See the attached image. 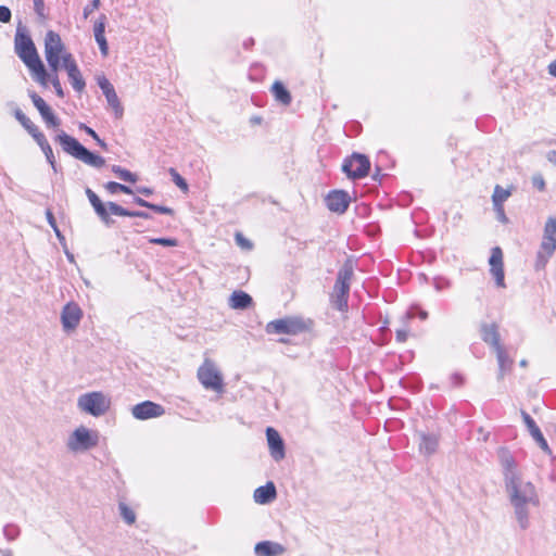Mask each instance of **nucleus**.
Listing matches in <instances>:
<instances>
[{"label": "nucleus", "instance_id": "obj_49", "mask_svg": "<svg viewBox=\"0 0 556 556\" xmlns=\"http://www.w3.org/2000/svg\"><path fill=\"white\" fill-rule=\"evenodd\" d=\"M494 210H495V212L497 214V218L501 223H503V224L508 223V218L504 212L503 205H494Z\"/></svg>", "mask_w": 556, "mask_h": 556}, {"label": "nucleus", "instance_id": "obj_64", "mask_svg": "<svg viewBox=\"0 0 556 556\" xmlns=\"http://www.w3.org/2000/svg\"><path fill=\"white\" fill-rule=\"evenodd\" d=\"M100 5V0H93V7H99Z\"/></svg>", "mask_w": 556, "mask_h": 556}, {"label": "nucleus", "instance_id": "obj_33", "mask_svg": "<svg viewBox=\"0 0 556 556\" xmlns=\"http://www.w3.org/2000/svg\"><path fill=\"white\" fill-rule=\"evenodd\" d=\"M112 172L117 175V177L124 181H128V182H136L137 181V176L135 174H132L131 172L118 166V165H113L112 166Z\"/></svg>", "mask_w": 556, "mask_h": 556}, {"label": "nucleus", "instance_id": "obj_25", "mask_svg": "<svg viewBox=\"0 0 556 556\" xmlns=\"http://www.w3.org/2000/svg\"><path fill=\"white\" fill-rule=\"evenodd\" d=\"M252 298L243 291H235L230 295L229 305L233 309H244L252 304Z\"/></svg>", "mask_w": 556, "mask_h": 556}, {"label": "nucleus", "instance_id": "obj_41", "mask_svg": "<svg viewBox=\"0 0 556 556\" xmlns=\"http://www.w3.org/2000/svg\"><path fill=\"white\" fill-rule=\"evenodd\" d=\"M34 1V10L36 14L41 18L46 20L47 15L45 13V2L43 0H33Z\"/></svg>", "mask_w": 556, "mask_h": 556}, {"label": "nucleus", "instance_id": "obj_42", "mask_svg": "<svg viewBox=\"0 0 556 556\" xmlns=\"http://www.w3.org/2000/svg\"><path fill=\"white\" fill-rule=\"evenodd\" d=\"M532 185L534 188H536L540 191L545 190V180L544 177L541 174H535L532 177Z\"/></svg>", "mask_w": 556, "mask_h": 556}, {"label": "nucleus", "instance_id": "obj_21", "mask_svg": "<svg viewBox=\"0 0 556 556\" xmlns=\"http://www.w3.org/2000/svg\"><path fill=\"white\" fill-rule=\"evenodd\" d=\"M481 338L486 344L491 345L494 351L503 346L501 344L500 333L495 324L483 325L481 327Z\"/></svg>", "mask_w": 556, "mask_h": 556}, {"label": "nucleus", "instance_id": "obj_47", "mask_svg": "<svg viewBox=\"0 0 556 556\" xmlns=\"http://www.w3.org/2000/svg\"><path fill=\"white\" fill-rule=\"evenodd\" d=\"M11 11L5 5H0V22L9 23L11 21Z\"/></svg>", "mask_w": 556, "mask_h": 556}, {"label": "nucleus", "instance_id": "obj_61", "mask_svg": "<svg viewBox=\"0 0 556 556\" xmlns=\"http://www.w3.org/2000/svg\"><path fill=\"white\" fill-rule=\"evenodd\" d=\"M53 230H54V232H55L56 237H58L60 240H63V239H64V237L62 236V233H61V231H60V229H59V228H55V229H53Z\"/></svg>", "mask_w": 556, "mask_h": 556}, {"label": "nucleus", "instance_id": "obj_56", "mask_svg": "<svg viewBox=\"0 0 556 556\" xmlns=\"http://www.w3.org/2000/svg\"><path fill=\"white\" fill-rule=\"evenodd\" d=\"M547 71L551 76L556 78V60L548 64Z\"/></svg>", "mask_w": 556, "mask_h": 556}, {"label": "nucleus", "instance_id": "obj_22", "mask_svg": "<svg viewBox=\"0 0 556 556\" xmlns=\"http://www.w3.org/2000/svg\"><path fill=\"white\" fill-rule=\"evenodd\" d=\"M286 548L276 542L263 541L255 545L254 552L257 556H278L283 554Z\"/></svg>", "mask_w": 556, "mask_h": 556}, {"label": "nucleus", "instance_id": "obj_32", "mask_svg": "<svg viewBox=\"0 0 556 556\" xmlns=\"http://www.w3.org/2000/svg\"><path fill=\"white\" fill-rule=\"evenodd\" d=\"M29 97L35 105V108L39 111L41 117L45 115H48L52 110L51 108L46 103V101L38 96L36 92L31 91L29 92Z\"/></svg>", "mask_w": 556, "mask_h": 556}, {"label": "nucleus", "instance_id": "obj_14", "mask_svg": "<svg viewBox=\"0 0 556 556\" xmlns=\"http://www.w3.org/2000/svg\"><path fill=\"white\" fill-rule=\"evenodd\" d=\"M131 414L136 419L146 420L163 416L165 414V409L160 404L151 401H144L135 405L131 408Z\"/></svg>", "mask_w": 556, "mask_h": 556}, {"label": "nucleus", "instance_id": "obj_55", "mask_svg": "<svg viewBox=\"0 0 556 556\" xmlns=\"http://www.w3.org/2000/svg\"><path fill=\"white\" fill-rule=\"evenodd\" d=\"M134 201H135L136 204H138L139 206H142V207H148L149 208V206H151L150 202H148V201H146V200H143V199H141L139 197L135 198Z\"/></svg>", "mask_w": 556, "mask_h": 556}, {"label": "nucleus", "instance_id": "obj_31", "mask_svg": "<svg viewBox=\"0 0 556 556\" xmlns=\"http://www.w3.org/2000/svg\"><path fill=\"white\" fill-rule=\"evenodd\" d=\"M511 195L509 189H504L500 185H496L492 195L493 205H503L504 202Z\"/></svg>", "mask_w": 556, "mask_h": 556}, {"label": "nucleus", "instance_id": "obj_11", "mask_svg": "<svg viewBox=\"0 0 556 556\" xmlns=\"http://www.w3.org/2000/svg\"><path fill=\"white\" fill-rule=\"evenodd\" d=\"M306 329L304 321L301 318H281L269 321L266 325L267 333H286V334H298Z\"/></svg>", "mask_w": 556, "mask_h": 556}, {"label": "nucleus", "instance_id": "obj_60", "mask_svg": "<svg viewBox=\"0 0 556 556\" xmlns=\"http://www.w3.org/2000/svg\"><path fill=\"white\" fill-rule=\"evenodd\" d=\"M139 192H141L146 195H150L152 193V190L149 188H141V189H139Z\"/></svg>", "mask_w": 556, "mask_h": 556}, {"label": "nucleus", "instance_id": "obj_13", "mask_svg": "<svg viewBox=\"0 0 556 556\" xmlns=\"http://www.w3.org/2000/svg\"><path fill=\"white\" fill-rule=\"evenodd\" d=\"M83 318V311L78 304L74 302L67 303L61 313V323L64 331L75 330Z\"/></svg>", "mask_w": 556, "mask_h": 556}, {"label": "nucleus", "instance_id": "obj_43", "mask_svg": "<svg viewBox=\"0 0 556 556\" xmlns=\"http://www.w3.org/2000/svg\"><path fill=\"white\" fill-rule=\"evenodd\" d=\"M149 208L154 211L155 213H160V214H166V215L174 214V211L170 207L157 205V204H153V203H151V206H149Z\"/></svg>", "mask_w": 556, "mask_h": 556}, {"label": "nucleus", "instance_id": "obj_29", "mask_svg": "<svg viewBox=\"0 0 556 556\" xmlns=\"http://www.w3.org/2000/svg\"><path fill=\"white\" fill-rule=\"evenodd\" d=\"M37 143L41 148L48 163L51 165L54 172H58L54 154L51 146L49 144L47 138L45 136H37Z\"/></svg>", "mask_w": 556, "mask_h": 556}, {"label": "nucleus", "instance_id": "obj_26", "mask_svg": "<svg viewBox=\"0 0 556 556\" xmlns=\"http://www.w3.org/2000/svg\"><path fill=\"white\" fill-rule=\"evenodd\" d=\"M109 208H110L111 214L117 215V216L140 217V218H144V219L151 218V215L147 212L128 211L114 202H109Z\"/></svg>", "mask_w": 556, "mask_h": 556}, {"label": "nucleus", "instance_id": "obj_62", "mask_svg": "<svg viewBox=\"0 0 556 556\" xmlns=\"http://www.w3.org/2000/svg\"><path fill=\"white\" fill-rule=\"evenodd\" d=\"M419 317H420L421 319H426V318L428 317L427 312L421 311V312L419 313Z\"/></svg>", "mask_w": 556, "mask_h": 556}, {"label": "nucleus", "instance_id": "obj_23", "mask_svg": "<svg viewBox=\"0 0 556 556\" xmlns=\"http://www.w3.org/2000/svg\"><path fill=\"white\" fill-rule=\"evenodd\" d=\"M498 363V379H502L507 372L511 371L514 359L508 355L504 346L495 351Z\"/></svg>", "mask_w": 556, "mask_h": 556}, {"label": "nucleus", "instance_id": "obj_30", "mask_svg": "<svg viewBox=\"0 0 556 556\" xmlns=\"http://www.w3.org/2000/svg\"><path fill=\"white\" fill-rule=\"evenodd\" d=\"M104 96L106 98L109 105L114 111L115 117L121 118L123 116L124 109L119 102V99L117 97V93L115 92V89L110 92L104 93Z\"/></svg>", "mask_w": 556, "mask_h": 556}, {"label": "nucleus", "instance_id": "obj_17", "mask_svg": "<svg viewBox=\"0 0 556 556\" xmlns=\"http://www.w3.org/2000/svg\"><path fill=\"white\" fill-rule=\"evenodd\" d=\"M266 437L271 457L276 462L283 459L286 456L285 444L278 431L271 427H268L266 429Z\"/></svg>", "mask_w": 556, "mask_h": 556}, {"label": "nucleus", "instance_id": "obj_6", "mask_svg": "<svg viewBox=\"0 0 556 556\" xmlns=\"http://www.w3.org/2000/svg\"><path fill=\"white\" fill-rule=\"evenodd\" d=\"M556 251V218L548 217L543 231L542 242L536 253L535 269H543Z\"/></svg>", "mask_w": 556, "mask_h": 556}, {"label": "nucleus", "instance_id": "obj_2", "mask_svg": "<svg viewBox=\"0 0 556 556\" xmlns=\"http://www.w3.org/2000/svg\"><path fill=\"white\" fill-rule=\"evenodd\" d=\"M14 50L29 70L33 79L41 86L47 87L49 73L39 58L33 39L23 27H17L16 29Z\"/></svg>", "mask_w": 556, "mask_h": 556}, {"label": "nucleus", "instance_id": "obj_19", "mask_svg": "<svg viewBox=\"0 0 556 556\" xmlns=\"http://www.w3.org/2000/svg\"><path fill=\"white\" fill-rule=\"evenodd\" d=\"M86 195H87L90 204L92 205L96 214L98 215V217L105 225H108V226L111 225L113 223V220L110 217L111 212L109 208V202L106 204H104L90 188L86 189Z\"/></svg>", "mask_w": 556, "mask_h": 556}, {"label": "nucleus", "instance_id": "obj_51", "mask_svg": "<svg viewBox=\"0 0 556 556\" xmlns=\"http://www.w3.org/2000/svg\"><path fill=\"white\" fill-rule=\"evenodd\" d=\"M46 216H47V220H48L49 225L53 229L58 228L56 220H55V218H54V216H53V214H52V212L50 210H47Z\"/></svg>", "mask_w": 556, "mask_h": 556}, {"label": "nucleus", "instance_id": "obj_3", "mask_svg": "<svg viewBox=\"0 0 556 556\" xmlns=\"http://www.w3.org/2000/svg\"><path fill=\"white\" fill-rule=\"evenodd\" d=\"M55 140L61 144L65 153L81 161L83 163L94 168H101L105 165L104 157L92 153L86 149L77 139L71 137L66 132L61 131L56 136Z\"/></svg>", "mask_w": 556, "mask_h": 556}, {"label": "nucleus", "instance_id": "obj_52", "mask_svg": "<svg viewBox=\"0 0 556 556\" xmlns=\"http://www.w3.org/2000/svg\"><path fill=\"white\" fill-rule=\"evenodd\" d=\"M79 128L83 129L87 135H89L93 139H96L98 137V134L92 128L88 127L85 124H80Z\"/></svg>", "mask_w": 556, "mask_h": 556}, {"label": "nucleus", "instance_id": "obj_27", "mask_svg": "<svg viewBox=\"0 0 556 556\" xmlns=\"http://www.w3.org/2000/svg\"><path fill=\"white\" fill-rule=\"evenodd\" d=\"M16 119L23 125V127L31 135V137L37 142V136H45L38 127L22 112V110L17 109L14 112Z\"/></svg>", "mask_w": 556, "mask_h": 556}, {"label": "nucleus", "instance_id": "obj_44", "mask_svg": "<svg viewBox=\"0 0 556 556\" xmlns=\"http://www.w3.org/2000/svg\"><path fill=\"white\" fill-rule=\"evenodd\" d=\"M42 118L48 126L58 127L60 125V119L53 114L52 111L48 113V115H45Z\"/></svg>", "mask_w": 556, "mask_h": 556}, {"label": "nucleus", "instance_id": "obj_46", "mask_svg": "<svg viewBox=\"0 0 556 556\" xmlns=\"http://www.w3.org/2000/svg\"><path fill=\"white\" fill-rule=\"evenodd\" d=\"M98 85L101 88V90L103 91V94L114 90V87L112 86V84L105 77L99 78L98 79Z\"/></svg>", "mask_w": 556, "mask_h": 556}, {"label": "nucleus", "instance_id": "obj_12", "mask_svg": "<svg viewBox=\"0 0 556 556\" xmlns=\"http://www.w3.org/2000/svg\"><path fill=\"white\" fill-rule=\"evenodd\" d=\"M490 273L495 279V283L498 288H505V274L503 263V251L500 247H494L491 250V256L489 258Z\"/></svg>", "mask_w": 556, "mask_h": 556}, {"label": "nucleus", "instance_id": "obj_53", "mask_svg": "<svg viewBox=\"0 0 556 556\" xmlns=\"http://www.w3.org/2000/svg\"><path fill=\"white\" fill-rule=\"evenodd\" d=\"M98 8L99 7H93V0H91V3L84 8V17L87 18L93 12V10H97Z\"/></svg>", "mask_w": 556, "mask_h": 556}, {"label": "nucleus", "instance_id": "obj_28", "mask_svg": "<svg viewBox=\"0 0 556 556\" xmlns=\"http://www.w3.org/2000/svg\"><path fill=\"white\" fill-rule=\"evenodd\" d=\"M271 92L275 97V99L282 103L283 105H289L291 103V94L287 90V88L283 86L280 81H275L271 86Z\"/></svg>", "mask_w": 556, "mask_h": 556}, {"label": "nucleus", "instance_id": "obj_5", "mask_svg": "<svg viewBox=\"0 0 556 556\" xmlns=\"http://www.w3.org/2000/svg\"><path fill=\"white\" fill-rule=\"evenodd\" d=\"M66 54L71 53L66 51L61 36L53 30H48L45 36V56L53 73H58L64 66Z\"/></svg>", "mask_w": 556, "mask_h": 556}, {"label": "nucleus", "instance_id": "obj_34", "mask_svg": "<svg viewBox=\"0 0 556 556\" xmlns=\"http://www.w3.org/2000/svg\"><path fill=\"white\" fill-rule=\"evenodd\" d=\"M104 187L108 190V192L111 194H115L117 192H124L126 194L132 193V190L129 187L118 184V182H115V181H109L108 184H105Z\"/></svg>", "mask_w": 556, "mask_h": 556}, {"label": "nucleus", "instance_id": "obj_8", "mask_svg": "<svg viewBox=\"0 0 556 556\" xmlns=\"http://www.w3.org/2000/svg\"><path fill=\"white\" fill-rule=\"evenodd\" d=\"M353 276L352 266L345 264L338 273L337 280L331 295L332 305L341 312L348 308L350 282Z\"/></svg>", "mask_w": 556, "mask_h": 556}, {"label": "nucleus", "instance_id": "obj_15", "mask_svg": "<svg viewBox=\"0 0 556 556\" xmlns=\"http://www.w3.org/2000/svg\"><path fill=\"white\" fill-rule=\"evenodd\" d=\"M62 68L67 72L70 83L74 90L81 92L85 89L86 83L72 54L64 56V66Z\"/></svg>", "mask_w": 556, "mask_h": 556}, {"label": "nucleus", "instance_id": "obj_37", "mask_svg": "<svg viewBox=\"0 0 556 556\" xmlns=\"http://www.w3.org/2000/svg\"><path fill=\"white\" fill-rule=\"evenodd\" d=\"M3 535L8 541H13L20 535V528L15 525H7L3 528Z\"/></svg>", "mask_w": 556, "mask_h": 556}, {"label": "nucleus", "instance_id": "obj_16", "mask_svg": "<svg viewBox=\"0 0 556 556\" xmlns=\"http://www.w3.org/2000/svg\"><path fill=\"white\" fill-rule=\"evenodd\" d=\"M325 201L331 212L342 214L348 210L351 198L349 193L343 190H333L328 193Z\"/></svg>", "mask_w": 556, "mask_h": 556}, {"label": "nucleus", "instance_id": "obj_10", "mask_svg": "<svg viewBox=\"0 0 556 556\" xmlns=\"http://www.w3.org/2000/svg\"><path fill=\"white\" fill-rule=\"evenodd\" d=\"M370 162L364 154L353 153L345 159L342 164V170L351 179H361L368 175Z\"/></svg>", "mask_w": 556, "mask_h": 556}, {"label": "nucleus", "instance_id": "obj_39", "mask_svg": "<svg viewBox=\"0 0 556 556\" xmlns=\"http://www.w3.org/2000/svg\"><path fill=\"white\" fill-rule=\"evenodd\" d=\"M51 83L54 90H55V93L60 97V98H63L64 97V92H63V88L61 86V83H60V79H59V76H58V73H53L52 75L49 74V77H48V83Z\"/></svg>", "mask_w": 556, "mask_h": 556}, {"label": "nucleus", "instance_id": "obj_57", "mask_svg": "<svg viewBox=\"0 0 556 556\" xmlns=\"http://www.w3.org/2000/svg\"><path fill=\"white\" fill-rule=\"evenodd\" d=\"M548 162L556 166V151H549L546 155Z\"/></svg>", "mask_w": 556, "mask_h": 556}, {"label": "nucleus", "instance_id": "obj_4", "mask_svg": "<svg viewBox=\"0 0 556 556\" xmlns=\"http://www.w3.org/2000/svg\"><path fill=\"white\" fill-rule=\"evenodd\" d=\"M111 407V397L101 391L87 392L78 396L77 408L87 415L101 417Z\"/></svg>", "mask_w": 556, "mask_h": 556}, {"label": "nucleus", "instance_id": "obj_18", "mask_svg": "<svg viewBox=\"0 0 556 556\" xmlns=\"http://www.w3.org/2000/svg\"><path fill=\"white\" fill-rule=\"evenodd\" d=\"M521 417L533 440L538 443L542 451H544L546 454H551L552 451L547 444V441L543 437L533 418L525 410H521Z\"/></svg>", "mask_w": 556, "mask_h": 556}, {"label": "nucleus", "instance_id": "obj_63", "mask_svg": "<svg viewBox=\"0 0 556 556\" xmlns=\"http://www.w3.org/2000/svg\"><path fill=\"white\" fill-rule=\"evenodd\" d=\"M519 364H520L521 367H527L528 362L526 359H522V361H520Z\"/></svg>", "mask_w": 556, "mask_h": 556}, {"label": "nucleus", "instance_id": "obj_20", "mask_svg": "<svg viewBox=\"0 0 556 556\" xmlns=\"http://www.w3.org/2000/svg\"><path fill=\"white\" fill-rule=\"evenodd\" d=\"M419 452L425 456H430L437 452L439 445V435L434 433L419 432Z\"/></svg>", "mask_w": 556, "mask_h": 556}, {"label": "nucleus", "instance_id": "obj_7", "mask_svg": "<svg viewBox=\"0 0 556 556\" xmlns=\"http://www.w3.org/2000/svg\"><path fill=\"white\" fill-rule=\"evenodd\" d=\"M99 432L85 426L77 427L68 437L66 447L73 453H81L99 444Z\"/></svg>", "mask_w": 556, "mask_h": 556}, {"label": "nucleus", "instance_id": "obj_45", "mask_svg": "<svg viewBox=\"0 0 556 556\" xmlns=\"http://www.w3.org/2000/svg\"><path fill=\"white\" fill-rule=\"evenodd\" d=\"M42 118L48 126L58 127L60 125V119L53 114L52 111L48 113V115H45Z\"/></svg>", "mask_w": 556, "mask_h": 556}, {"label": "nucleus", "instance_id": "obj_40", "mask_svg": "<svg viewBox=\"0 0 556 556\" xmlns=\"http://www.w3.org/2000/svg\"><path fill=\"white\" fill-rule=\"evenodd\" d=\"M150 243L164 245V247H176L177 240L172 238H151Z\"/></svg>", "mask_w": 556, "mask_h": 556}, {"label": "nucleus", "instance_id": "obj_36", "mask_svg": "<svg viewBox=\"0 0 556 556\" xmlns=\"http://www.w3.org/2000/svg\"><path fill=\"white\" fill-rule=\"evenodd\" d=\"M105 24H106V16L104 14H101L99 16V18L96 21L94 26H93L94 38L104 36Z\"/></svg>", "mask_w": 556, "mask_h": 556}, {"label": "nucleus", "instance_id": "obj_58", "mask_svg": "<svg viewBox=\"0 0 556 556\" xmlns=\"http://www.w3.org/2000/svg\"><path fill=\"white\" fill-rule=\"evenodd\" d=\"M94 140L102 149H108V144L99 136Z\"/></svg>", "mask_w": 556, "mask_h": 556}, {"label": "nucleus", "instance_id": "obj_1", "mask_svg": "<svg viewBox=\"0 0 556 556\" xmlns=\"http://www.w3.org/2000/svg\"><path fill=\"white\" fill-rule=\"evenodd\" d=\"M497 454L503 469L505 490L514 508L515 518L520 529L527 530L530 527L529 508L540 505L536 488L531 481L522 479L518 465L508 450L502 447Z\"/></svg>", "mask_w": 556, "mask_h": 556}, {"label": "nucleus", "instance_id": "obj_38", "mask_svg": "<svg viewBox=\"0 0 556 556\" xmlns=\"http://www.w3.org/2000/svg\"><path fill=\"white\" fill-rule=\"evenodd\" d=\"M169 174L173 178V181L176 184V186L181 189L182 191L188 190V185L186 180L177 173L175 168H169Z\"/></svg>", "mask_w": 556, "mask_h": 556}, {"label": "nucleus", "instance_id": "obj_24", "mask_svg": "<svg viewBox=\"0 0 556 556\" xmlns=\"http://www.w3.org/2000/svg\"><path fill=\"white\" fill-rule=\"evenodd\" d=\"M276 497V488L273 482H268L267 484L257 488L254 491V501L258 504H267L275 500Z\"/></svg>", "mask_w": 556, "mask_h": 556}, {"label": "nucleus", "instance_id": "obj_9", "mask_svg": "<svg viewBox=\"0 0 556 556\" xmlns=\"http://www.w3.org/2000/svg\"><path fill=\"white\" fill-rule=\"evenodd\" d=\"M197 376L205 389L216 392L223 391V376L215 363L210 358L204 359L203 364L198 369Z\"/></svg>", "mask_w": 556, "mask_h": 556}, {"label": "nucleus", "instance_id": "obj_50", "mask_svg": "<svg viewBox=\"0 0 556 556\" xmlns=\"http://www.w3.org/2000/svg\"><path fill=\"white\" fill-rule=\"evenodd\" d=\"M236 241L242 248L250 249L252 247L251 242L248 239H245L241 233L236 235Z\"/></svg>", "mask_w": 556, "mask_h": 556}, {"label": "nucleus", "instance_id": "obj_59", "mask_svg": "<svg viewBox=\"0 0 556 556\" xmlns=\"http://www.w3.org/2000/svg\"><path fill=\"white\" fill-rule=\"evenodd\" d=\"M0 555L1 556H12V551L11 549H2V548H0Z\"/></svg>", "mask_w": 556, "mask_h": 556}, {"label": "nucleus", "instance_id": "obj_54", "mask_svg": "<svg viewBox=\"0 0 556 556\" xmlns=\"http://www.w3.org/2000/svg\"><path fill=\"white\" fill-rule=\"evenodd\" d=\"M408 337V331L405 329H400L396 331V339L400 342H405Z\"/></svg>", "mask_w": 556, "mask_h": 556}, {"label": "nucleus", "instance_id": "obj_48", "mask_svg": "<svg viewBox=\"0 0 556 556\" xmlns=\"http://www.w3.org/2000/svg\"><path fill=\"white\" fill-rule=\"evenodd\" d=\"M97 43L99 45V48H100V51L101 53L105 56L108 55V52H109V46H108V41L105 39V36H102V37H98V38H94Z\"/></svg>", "mask_w": 556, "mask_h": 556}, {"label": "nucleus", "instance_id": "obj_35", "mask_svg": "<svg viewBox=\"0 0 556 556\" xmlns=\"http://www.w3.org/2000/svg\"><path fill=\"white\" fill-rule=\"evenodd\" d=\"M119 511L121 516L128 525H131L136 521V514L126 504H119Z\"/></svg>", "mask_w": 556, "mask_h": 556}]
</instances>
